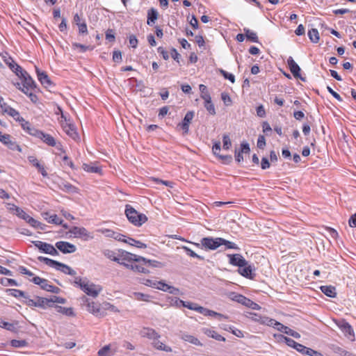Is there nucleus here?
Listing matches in <instances>:
<instances>
[{
  "label": "nucleus",
  "instance_id": "bf43d9fd",
  "mask_svg": "<svg viewBox=\"0 0 356 356\" xmlns=\"http://www.w3.org/2000/svg\"><path fill=\"white\" fill-rule=\"evenodd\" d=\"M257 147L259 149H264L266 146V139L264 136L259 135L257 139Z\"/></svg>",
  "mask_w": 356,
  "mask_h": 356
},
{
  "label": "nucleus",
  "instance_id": "5701e85b",
  "mask_svg": "<svg viewBox=\"0 0 356 356\" xmlns=\"http://www.w3.org/2000/svg\"><path fill=\"white\" fill-rule=\"evenodd\" d=\"M5 137H7L8 139L2 138L1 140L2 143L6 145L11 150H17L18 152L22 151L19 145H18L15 141H13L11 140V136L9 134H5Z\"/></svg>",
  "mask_w": 356,
  "mask_h": 356
},
{
  "label": "nucleus",
  "instance_id": "39448f33",
  "mask_svg": "<svg viewBox=\"0 0 356 356\" xmlns=\"http://www.w3.org/2000/svg\"><path fill=\"white\" fill-rule=\"evenodd\" d=\"M219 240H220V237H204L201 239L200 243H194L193 244L202 249L215 250L220 246Z\"/></svg>",
  "mask_w": 356,
  "mask_h": 356
},
{
  "label": "nucleus",
  "instance_id": "4be33fe9",
  "mask_svg": "<svg viewBox=\"0 0 356 356\" xmlns=\"http://www.w3.org/2000/svg\"><path fill=\"white\" fill-rule=\"evenodd\" d=\"M6 65H8L10 69L16 74L17 76H19L20 74H22L23 69L17 65L14 60L11 57H8V58L4 60Z\"/></svg>",
  "mask_w": 356,
  "mask_h": 356
},
{
  "label": "nucleus",
  "instance_id": "a211bd4d",
  "mask_svg": "<svg viewBox=\"0 0 356 356\" xmlns=\"http://www.w3.org/2000/svg\"><path fill=\"white\" fill-rule=\"evenodd\" d=\"M255 268L253 266L245 264L243 267L238 268V273L243 277L249 279H253L255 274L254 273Z\"/></svg>",
  "mask_w": 356,
  "mask_h": 356
},
{
  "label": "nucleus",
  "instance_id": "79ce46f5",
  "mask_svg": "<svg viewBox=\"0 0 356 356\" xmlns=\"http://www.w3.org/2000/svg\"><path fill=\"white\" fill-rule=\"evenodd\" d=\"M156 22V9L152 8L147 13V23L148 25H153Z\"/></svg>",
  "mask_w": 356,
  "mask_h": 356
},
{
  "label": "nucleus",
  "instance_id": "4468645a",
  "mask_svg": "<svg viewBox=\"0 0 356 356\" xmlns=\"http://www.w3.org/2000/svg\"><path fill=\"white\" fill-rule=\"evenodd\" d=\"M213 154L222 160L224 164H229L232 161V156L231 155H221L220 154V142H216L212 147Z\"/></svg>",
  "mask_w": 356,
  "mask_h": 356
},
{
  "label": "nucleus",
  "instance_id": "7ed1b4c3",
  "mask_svg": "<svg viewBox=\"0 0 356 356\" xmlns=\"http://www.w3.org/2000/svg\"><path fill=\"white\" fill-rule=\"evenodd\" d=\"M124 212L128 220L136 227L141 226L147 220L145 214L138 212L130 204H126Z\"/></svg>",
  "mask_w": 356,
  "mask_h": 356
},
{
  "label": "nucleus",
  "instance_id": "5fc2aeb1",
  "mask_svg": "<svg viewBox=\"0 0 356 356\" xmlns=\"http://www.w3.org/2000/svg\"><path fill=\"white\" fill-rule=\"evenodd\" d=\"M220 73L223 76V77L226 79L229 80L232 83L235 82V76L234 74L227 72L224 70H220Z\"/></svg>",
  "mask_w": 356,
  "mask_h": 356
},
{
  "label": "nucleus",
  "instance_id": "4d7b16f0",
  "mask_svg": "<svg viewBox=\"0 0 356 356\" xmlns=\"http://www.w3.org/2000/svg\"><path fill=\"white\" fill-rule=\"evenodd\" d=\"M111 345H106L98 351L99 356H109Z\"/></svg>",
  "mask_w": 356,
  "mask_h": 356
},
{
  "label": "nucleus",
  "instance_id": "052dcab7",
  "mask_svg": "<svg viewBox=\"0 0 356 356\" xmlns=\"http://www.w3.org/2000/svg\"><path fill=\"white\" fill-rule=\"evenodd\" d=\"M206 316L218 317L220 320L222 319V318L225 319L227 318V316H225V315H223L222 314L218 313L216 312H214V311L210 310V309H208V313Z\"/></svg>",
  "mask_w": 356,
  "mask_h": 356
},
{
  "label": "nucleus",
  "instance_id": "0e129e2a",
  "mask_svg": "<svg viewBox=\"0 0 356 356\" xmlns=\"http://www.w3.org/2000/svg\"><path fill=\"white\" fill-rule=\"evenodd\" d=\"M113 60L115 63L122 61V52L119 50L114 51L113 54Z\"/></svg>",
  "mask_w": 356,
  "mask_h": 356
},
{
  "label": "nucleus",
  "instance_id": "a18cd8bd",
  "mask_svg": "<svg viewBox=\"0 0 356 356\" xmlns=\"http://www.w3.org/2000/svg\"><path fill=\"white\" fill-rule=\"evenodd\" d=\"M48 305L49 307H51L53 306L54 303H60V304H65L66 302V300L63 298L53 296L51 298H48Z\"/></svg>",
  "mask_w": 356,
  "mask_h": 356
},
{
  "label": "nucleus",
  "instance_id": "412c9836",
  "mask_svg": "<svg viewBox=\"0 0 356 356\" xmlns=\"http://www.w3.org/2000/svg\"><path fill=\"white\" fill-rule=\"evenodd\" d=\"M31 281L33 282L35 284L39 285L41 287V289L47 291H50L51 287L52 286L49 283V281L47 280L41 278L38 276L33 277V279L31 280Z\"/></svg>",
  "mask_w": 356,
  "mask_h": 356
},
{
  "label": "nucleus",
  "instance_id": "ddd939ff",
  "mask_svg": "<svg viewBox=\"0 0 356 356\" xmlns=\"http://www.w3.org/2000/svg\"><path fill=\"white\" fill-rule=\"evenodd\" d=\"M157 290H161L173 295H178L180 292L179 289L165 283L164 280L157 282Z\"/></svg>",
  "mask_w": 356,
  "mask_h": 356
},
{
  "label": "nucleus",
  "instance_id": "8fccbe9b",
  "mask_svg": "<svg viewBox=\"0 0 356 356\" xmlns=\"http://www.w3.org/2000/svg\"><path fill=\"white\" fill-rule=\"evenodd\" d=\"M10 345L14 348H22L26 346L28 343L26 340L13 339L10 341Z\"/></svg>",
  "mask_w": 356,
  "mask_h": 356
},
{
  "label": "nucleus",
  "instance_id": "e2e57ef3",
  "mask_svg": "<svg viewBox=\"0 0 356 356\" xmlns=\"http://www.w3.org/2000/svg\"><path fill=\"white\" fill-rule=\"evenodd\" d=\"M221 99L223 101L224 104L226 106H229L232 104V99L229 97V95L226 92H222L221 94Z\"/></svg>",
  "mask_w": 356,
  "mask_h": 356
},
{
  "label": "nucleus",
  "instance_id": "864d4df0",
  "mask_svg": "<svg viewBox=\"0 0 356 356\" xmlns=\"http://www.w3.org/2000/svg\"><path fill=\"white\" fill-rule=\"evenodd\" d=\"M223 149L225 150L229 149L232 146V142L229 135L224 134L222 136Z\"/></svg>",
  "mask_w": 356,
  "mask_h": 356
},
{
  "label": "nucleus",
  "instance_id": "603ef678",
  "mask_svg": "<svg viewBox=\"0 0 356 356\" xmlns=\"http://www.w3.org/2000/svg\"><path fill=\"white\" fill-rule=\"evenodd\" d=\"M182 248L185 250L186 253L191 257H194V258H197L200 260H204V257L202 256H200L197 254H196L193 250H192L191 248L186 247V246H183Z\"/></svg>",
  "mask_w": 356,
  "mask_h": 356
},
{
  "label": "nucleus",
  "instance_id": "0eeeda50",
  "mask_svg": "<svg viewBox=\"0 0 356 356\" xmlns=\"http://www.w3.org/2000/svg\"><path fill=\"white\" fill-rule=\"evenodd\" d=\"M48 298H42L39 296H36L35 299H31L30 298H26L24 300V302L29 307H38L42 309H46L49 307L48 305Z\"/></svg>",
  "mask_w": 356,
  "mask_h": 356
},
{
  "label": "nucleus",
  "instance_id": "1a4fd4ad",
  "mask_svg": "<svg viewBox=\"0 0 356 356\" xmlns=\"http://www.w3.org/2000/svg\"><path fill=\"white\" fill-rule=\"evenodd\" d=\"M233 300L252 309L259 310L261 309V307L257 303L241 294L235 295Z\"/></svg>",
  "mask_w": 356,
  "mask_h": 356
},
{
  "label": "nucleus",
  "instance_id": "37998d69",
  "mask_svg": "<svg viewBox=\"0 0 356 356\" xmlns=\"http://www.w3.org/2000/svg\"><path fill=\"white\" fill-rule=\"evenodd\" d=\"M125 243L138 248H147L146 244L129 237L127 239V241H125Z\"/></svg>",
  "mask_w": 356,
  "mask_h": 356
},
{
  "label": "nucleus",
  "instance_id": "72a5a7b5",
  "mask_svg": "<svg viewBox=\"0 0 356 356\" xmlns=\"http://www.w3.org/2000/svg\"><path fill=\"white\" fill-rule=\"evenodd\" d=\"M63 129L66 134L73 139H76L78 137V134L73 124H67L65 126L63 127Z\"/></svg>",
  "mask_w": 356,
  "mask_h": 356
},
{
  "label": "nucleus",
  "instance_id": "f03ea898",
  "mask_svg": "<svg viewBox=\"0 0 356 356\" xmlns=\"http://www.w3.org/2000/svg\"><path fill=\"white\" fill-rule=\"evenodd\" d=\"M74 282L77 284L84 293L92 298L98 296L99 293L102 291V287L100 285L95 284L86 278L83 280L80 277H76Z\"/></svg>",
  "mask_w": 356,
  "mask_h": 356
},
{
  "label": "nucleus",
  "instance_id": "c85d7f7f",
  "mask_svg": "<svg viewBox=\"0 0 356 356\" xmlns=\"http://www.w3.org/2000/svg\"><path fill=\"white\" fill-rule=\"evenodd\" d=\"M38 259L41 262H44L47 266L56 268V270H58V266H60V262L47 257L40 256L38 257Z\"/></svg>",
  "mask_w": 356,
  "mask_h": 356
},
{
  "label": "nucleus",
  "instance_id": "ea45409f",
  "mask_svg": "<svg viewBox=\"0 0 356 356\" xmlns=\"http://www.w3.org/2000/svg\"><path fill=\"white\" fill-rule=\"evenodd\" d=\"M7 292H8L10 295L15 298H24L25 300L26 298H28V296H26V293L24 291H20L19 289H10L7 290Z\"/></svg>",
  "mask_w": 356,
  "mask_h": 356
},
{
  "label": "nucleus",
  "instance_id": "dca6fc26",
  "mask_svg": "<svg viewBox=\"0 0 356 356\" xmlns=\"http://www.w3.org/2000/svg\"><path fill=\"white\" fill-rule=\"evenodd\" d=\"M287 63L290 69L291 72L293 74L295 78L300 79L302 81H305V78H302L300 75V67L295 62L293 58L290 56L287 60Z\"/></svg>",
  "mask_w": 356,
  "mask_h": 356
},
{
  "label": "nucleus",
  "instance_id": "20e7f679",
  "mask_svg": "<svg viewBox=\"0 0 356 356\" xmlns=\"http://www.w3.org/2000/svg\"><path fill=\"white\" fill-rule=\"evenodd\" d=\"M82 305L86 306V310L97 317H104L106 316V312L103 311L101 308L100 305L98 302H95L90 300L89 298L83 296L81 298Z\"/></svg>",
  "mask_w": 356,
  "mask_h": 356
},
{
  "label": "nucleus",
  "instance_id": "423d86ee",
  "mask_svg": "<svg viewBox=\"0 0 356 356\" xmlns=\"http://www.w3.org/2000/svg\"><path fill=\"white\" fill-rule=\"evenodd\" d=\"M33 243L34 245L37 247L42 252L49 254L52 256H56L58 254V250L51 244L40 241H33Z\"/></svg>",
  "mask_w": 356,
  "mask_h": 356
},
{
  "label": "nucleus",
  "instance_id": "2eb2a0df",
  "mask_svg": "<svg viewBox=\"0 0 356 356\" xmlns=\"http://www.w3.org/2000/svg\"><path fill=\"white\" fill-rule=\"evenodd\" d=\"M230 264L234 266L243 267L245 264H248V261L243 258L240 254H227Z\"/></svg>",
  "mask_w": 356,
  "mask_h": 356
},
{
  "label": "nucleus",
  "instance_id": "cd10ccee",
  "mask_svg": "<svg viewBox=\"0 0 356 356\" xmlns=\"http://www.w3.org/2000/svg\"><path fill=\"white\" fill-rule=\"evenodd\" d=\"M38 259L41 262H44L47 266L56 268V270H58V266H60V262L47 257L40 256L38 257Z\"/></svg>",
  "mask_w": 356,
  "mask_h": 356
},
{
  "label": "nucleus",
  "instance_id": "f704fd0d",
  "mask_svg": "<svg viewBox=\"0 0 356 356\" xmlns=\"http://www.w3.org/2000/svg\"><path fill=\"white\" fill-rule=\"evenodd\" d=\"M0 327L13 332H17V328L15 324L6 322L0 318Z\"/></svg>",
  "mask_w": 356,
  "mask_h": 356
},
{
  "label": "nucleus",
  "instance_id": "2f4dec72",
  "mask_svg": "<svg viewBox=\"0 0 356 356\" xmlns=\"http://www.w3.org/2000/svg\"><path fill=\"white\" fill-rule=\"evenodd\" d=\"M181 338L184 341L189 342V343H191L192 344H194V345H196V346H202V343L198 340V339L196 338L195 337L193 336V335L184 333V334H181Z\"/></svg>",
  "mask_w": 356,
  "mask_h": 356
},
{
  "label": "nucleus",
  "instance_id": "bb28decb",
  "mask_svg": "<svg viewBox=\"0 0 356 356\" xmlns=\"http://www.w3.org/2000/svg\"><path fill=\"white\" fill-rule=\"evenodd\" d=\"M29 161L31 163L33 164V165L38 168V171L42 174L43 177L47 176V172L44 169V166L39 163L38 160L36 158L33 156H29Z\"/></svg>",
  "mask_w": 356,
  "mask_h": 356
},
{
  "label": "nucleus",
  "instance_id": "3c124183",
  "mask_svg": "<svg viewBox=\"0 0 356 356\" xmlns=\"http://www.w3.org/2000/svg\"><path fill=\"white\" fill-rule=\"evenodd\" d=\"M72 48L74 49L79 48L80 49V52H82V53L86 51L87 50L93 49V47L86 46V45L81 44L80 43H77V42L72 43Z\"/></svg>",
  "mask_w": 356,
  "mask_h": 356
},
{
  "label": "nucleus",
  "instance_id": "f3484780",
  "mask_svg": "<svg viewBox=\"0 0 356 356\" xmlns=\"http://www.w3.org/2000/svg\"><path fill=\"white\" fill-rule=\"evenodd\" d=\"M36 72L38 79L42 86H44L46 88H51V86H53V83L51 82L46 72L40 71L37 67Z\"/></svg>",
  "mask_w": 356,
  "mask_h": 356
},
{
  "label": "nucleus",
  "instance_id": "c03bdc74",
  "mask_svg": "<svg viewBox=\"0 0 356 356\" xmlns=\"http://www.w3.org/2000/svg\"><path fill=\"white\" fill-rule=\"evenodd\" d=\"M57 312L69 316H74V311L72 307H63L61 306H56Z\"/></svg>",
  "mask_w": 356,
  "mask_h": 356
},
{
  "label": "nucleus",
  "instance_id": "774afa93",
  "mask_svg": "<svg viewBox=\"0 0 356 356\" xmlns=\"http://www.w3.org/2000/svg\"><path fill=\"white\" fill-rule=\"evenodd\" d=\"M306 355L307 356H323V355L321 353L316 351L315 350H313L310 348H308L307 351L306 353Z\"/></svg>",
  "mask_w": 356,
  "mask_h": 356
},
{
  "label": "nucleus",
  "instance_id": "b1692460",
  "mask_svg": "<svg viewBox=\"0 0 356 356\" xmlns=\"http://www.w3.org/2000/svg\"><path fill=\"white\" fill-rule=\"evenodd\" d=\"M16 213L19 218L26 220L31 226L35 225L34 224L36 223L35 219L31 217L24 211H23L22 209H21L19 207H16Z\"/></svg>",
  "mask_w": 356,
  "mask_h": 356
},
{
  "label": "nucleus",
  "instance_id": "49530a36",
  "mask_svg": "<svg viewBox=\"0 0 356 356\" xmlns=\"http://www.w3.org/2000/svg\"><path fill=\"white\" fill-rule=\"evenodd\" d=\"M83 168L85 171L92 173H100L102 170L101 168L97 166H92L86 163L83 165Z\"/></svg>",
  "mask_w": 356,
  "mask_h": 356
},
{
  "label": "nucleus",
  "instance_id": "13d9d810",
  "mask_svg": "<svg viewBox=\"0 0 356 356\" xmlns=\"http://www.w3.org/2000/svg\"><path fill=\"white\" fill-rule=\"evenodd\" d=\"M170 305H172V306H175L177 307H181V306L183 307L184 305V300H180L179 298H171V302H170Z\"/></svg>",
  "mask_w": 356,
  "mask_h": 356
},
{
  "label": "nucleus",
  "instance_id": "58836bf2",
  "mask_svg": "<svg viewBox=\"0 0 356 356\" xmlns=\"http://www.w3.org/2000/svg\"><path fill=\"white\" fill-rule=\"evenodd\" d=\"M272 327L273 328L276 329L277 330H278L281 332H283L284 334H287V332L289 330V327L284 325L283 324L277 321L276 320H274Z\"/></svg>",
  "mask_w": 356,
  "mask_h": 356
},
{
  "label": "nucleus",
  "instance_id": "680f3d73",
  "mask_svg": "<svg viewBox=\"0 0 356 356\" xmlns=\"http://www.w3.org/2000/svg\"><path fill=\"white\" fill-rule=\"evenodd\" d=\"M115 32L113 29H108L106 32V39L109 42L115 41Z\"/></svg>",
  "mask_w": 356,
  "mask_h": 356
},
{
  "label": "nucleus",
  "instance_id": "473e14b6",
  "mask_svg": "<svg viewBox=\"0 0 356 356\" xmlns=\"http://www.w3.org/2000/svg\"><path fill=\"white\" fill-rule=\"evenodd\" d=\"M243 31L248 40H250L252 42H259V39L255 32L252 31L248 28H244Z\"/></svg>",
  "mask_w": 356,
  "mask_h": 356
},
{
  "label": "nucleus",
  "instance_id": "393cba45",
  "mask_svg": "<svg viewBox=\"0 0 356 356\" xmlns=\"http://www.w3.org/2000/svg\"><path fill=\"white\" fill-rule=\"evenodd\" d=\"M202 332L208 336L209 337L213 338L219 341H225V338L220 334H219L217 332L209 328H203Z\"/></svg>",
  "mask_w": 356,
  "mask_h": 356
},
{
  "label": "nucleus",
  "instance_id": "de8ad7c7",
  "mask_svg": "<svg viewBox=\"0 0 356 356\" xmlns=\"http://www.w3.org/2000/svg\"><path fill=\"white\" fill-rule=\"evenodd\" d=\"M274 320L275 319H273V318H270L266 317V316H264V317L261 316V317H259V318H254L255 321H258L261 324L266 325L270 327H272Z\"/></svg>",
  "mask_w": 356,
  "mask_h": 356
},
{
  "label": "nucleus",
  "instance_id": "a19ab883",
  "mask_svg": "<svg viewBox=\"0 0 356 356\" xmlns=\"http://www.w3.org/2000/svg\"><path fill=\"white\" fill-rule=\"evenodd\" d=\"M219 241H220V245H225L227 249H234L237 250H240L238 245L234 242L227 241L223 238H220V240H219Z\"/></svg>",
  "mask_w": 356,
  "mask_h": 356
},
{
  "label": "nucleus",
  "instance_id": "7c9ffc66",
  "mask_svg": "<svg viewBox=\"0 0 356 356\" xmlns=\"http://www.w3.org/2000/svg\"><path fill=\"white\" fill-rule=\"evenodd\" d=\"M70 232L73 234L75 236H88L89 233L84 227H73L70 229Z\"/></svg>",
  "mask_w": 356,
  "mask_h": 356
},
{
  "label": "nucleus",
  "instance_id": "9b49d317",
  "mask_svg": "<svg viewBox=\"0 0 356 356\" xmlns=\"http://www.w3.org/2000/svg\"><path fill=\"white\" fill-rule=\"evenodd\" d=\"M38 138L41 139L44 143H45L49 146L56 147L58 150L64 152V150L63 149L62 145L60 143L57 144L55 138L51 135L45 134L43 131H42Z\"/></svg>",
  "mask_w": 356,
  "mask_h": 356
},
{
  "label": "nucleus",
  "instance_id": "a878e982",
  "mask_svg": "<svg viewBox=\"0 0 356 356\" xmlns=\"http://www.w3.org/2000/svg\"><path fill=\"white\" fill-rule=\"evenodd\" d=\"M42 216L49 223L62 225L63 220L59 218L56 214H50L46 212L42 214Z\"/></svg>",
  "mask_w": 356,
  "mask_h": 356
},
{
  "label": "nucleus",
  "instance_id": "338daca9",
  "mask_svg": "<svg viewBox=\"0 0 356 356\" xmlns=\"http://www.w3.org/2000/svg\"><path fill=\"white\" fill-rule=\"evenodd\" d=\"M29 134L33 136L36 138H39L40 135L41 134L42 131L38 130L33 127H31L29 131H26Z\"/></svg>",
  "mask_w": 356,
  "mask_h": 356
},
{
  "label": "nucleus",
  "instance_id": "f8f14e48",
  "mask_svg": "<svg viewBox=\"0 0 356 356\" xmlns=\"http://www.w3.org/2000/svg\"><path fill=\"white\" fill-rule=\"evenodd\" d=\"M55 246L63 254L73 253L76 250V247L74 245L67 241H58Z\"/></svg>",
  "mask_w": 356,
  "mask_h": 356
},
{
  "label": "nucleus",
  "instance_id": "aec40b11",
  "mask_svg": "<svg viewBox=\"0 0 356 356\" xmlns=\"http://www.w3.org/2000/svg\"><path fill=\"white\" fill-rule=\"evenodd\" d=\"M23 72L22 74H19V76H18L22 79L21 86L35 88L36 87L35 81L25 70H23Z\"/></svg>",
  "mask_w": 356,
  "mask_h": 356
},
{
  "label": "nucleus",
  "instance_id": "c756f323",
  "mask_svg": "<svg viewBox=\"0 0 356 356\" xmlns=\"http://www.w3.org/2000/svg\"><path fill=\"white\" fill-rule=\"evenodd\" d=\"M320 289L321 291L328 297L334 298L337 296L336 289L333 286H321Z\"/></svg>",
  "mask_w": 356,
  "mask_h": 356
},
{
  "label": "nucleus",
  "instance_id": "09e8293b",
  "mask_svg": "<svg viewBox=\"0 0 356 356\" xmlns=\"http://www.w3.org/2000/svg\"><path fill=\"white\" fill-rule=\"evenodd\" d=\"M204 106L206 110L208 111V113L210 115H216V108H215L214 104L212 103L211 100L205 102L204 104Z\"/></svg>",
  "mask_w": 356,
  "mask_h": 356
},
{
  "label": "nucleus",
  "instance_id": "4c0bfd02",
  "mask_svg": "<svg viewBox=\"0 0 356 356\" xmlns=\"http://www.w3.org/2000/svg\"><path fill=\"white\" fill-rule=\"evenodd\" d=\"M6 111L8 115L13 117L16 121H17V122L24 121V118L20 116L19 113L15 108H11Z\"/></svg>",
  "mask_w": 356,
  "mask_h": 356
},
{
  "label": "nucleus",
  "instance_id": "e433bc0d",
  "mask_svg": "<svg viewBox=\"0 0 356 356\" xmlns=\"http://www.w3.org/2000/svg\"><path fill=\"white\" fill-rule=\"evenodd\" d=\"M308 37L311 42L317 43L319 41V33L316 29H312L308 31Z\"/></svg>",
  "mask_w": 356,
  "mask_h": 356
},
{
  "label": "nucleus",
  "instance_id": "f257e3e1",
  "mask_svg": "<svg viewBox=\"0 0 356 356\" xmlns=\"http://www.w3.org/2000/svg\"><path fill=\"white\" fill-rule=\"evenodd\" d=\"M130 259L127 260H120L118 264L122 265L127 269H130L134 272L148 273L150 272L147 268L155 266V261L149 260L143 257L136 255L126 251Z\"/></svg>",
  "mask_w": 356,
  "mask_h": 356
},
{
  "label": "nucleus",
  "instance_id": "6ab92c4d",
  "mask_svg": "<svg viewBox=\"0 0 356 356\" xmlns=\"http://www.w3.org/2000/svg\"><path fill=\"white\" fill-rule=\"evenodd\" d=\"M194 117L193 111H188L185 115L183 121L179 125L183 129L184 134H187L189 131V124Z\"/></svg>",
  "mask_w": 356,
  "mask_h": 356
},
{
  "label": "nucleus",
  "instance_id": "6e6552de",
  "mask_svg": "<svg viewBox=\"0 0 356 356\" xmlns=\"http://www.w3.org/2000/svg\"><path fill=\"white\" fill-rule=\"evenodd\" d=\"M102 253L106 258L115 262H118L120 260H127L130 259V256L126 253L125 250L120 251V254L118 255H116L115 252L110 250H104Z\"/></svg>",
  "mask_w": 356,
  "mask_h": 356
},
{
  "label": "nucleus",
  "instance_id": "c9c22d12",
  "mask_svg": "<svg viewBox=\"0 0 356 356\" xmlns=\"http://www.w3.org/2000/svg\"><path fill=\"white\" fill-rule=\"evenodd\" d=\"M59 188L62 191H64L68 192V193H76L77 191V188L74 186H73L71 184L67 183V182L61 183L59 185Z\"/></svg>",
  "mask_w": 356,
  "mask_h": 356
},
{
  "label": "nucleus",
  "instance_id": "9d476101",
  "mask_svg": "<svg viewBox=\"0 0 356 356\" xmlns=\"http://www.w3.org/2000/svg\"><path fill=\"white\" fill-rule=\"evenodd\" d=\"M337 325L346 337L352 341H355L354 330L348 322L342 321L338 323Z\"/></svg>",
  "mask_w": 356,
  "mask_h": 356
},
{
  "label": "nucleus",
  "instance_id": "6e6d98bb",
  "mask_svg": "<svg viewBox=\"0 0 356 356\" xmlns=\"http://www.w3.org/2000/svg\"><path fill=\"white\" fill-rule=\"evenodd\" d=\"M1 284L3 286H17V283L15 280L9 278H2L1 280Z\"/></svg>",
  "mask_w": 356,
  "mask_h": 356
},
{
  "label": "nucleus",
  "instance_id": "69168bd1",
  "mask_svg": "<svg viewBox=\"0 0 356 356\" xmlns=\"http://www.w3.org/2000/svg\"><path fill=\"white\" fill-rule=\"evenodd\" d=\"M242 153L249 154L250 152V145L248 143L243 142L241 144V149H239Z\"/></svg>",
  "mask_w": 356,
  "mask_h": 356
}]
</instances>
